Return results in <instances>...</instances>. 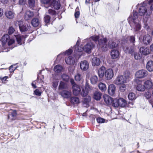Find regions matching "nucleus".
Returning a JSON list of instances; mask_svg holds the SVG:
<instances>
[{
  "instance_id": "nucleus-3",
  "label": "nucleus",
  "mask_w": 153,
  "mask_h": 153,
  "mask_svg": "<svg viewBox=\"0 0 153 153\" xmlns=\"http://www.w3.org/2000/svg\"><path fill=\"white\" fill-rule=\"evenodd\" d=\"M40 1L46 8L51 7L52 5L54 9L58 10L60 7L59 4L55 0H40Z\"/></svg>"
},
{
  "instance_id": "nucleus-25",
  "label": "nucleus",
  "mask_w": 153,
  "mask_h": 153,
  "mask_svg": "<svg viewBox=\"0 0 153 153\" xmlns=\"http://www.w3.org/2000/svg\"><path fill=\"white\" fill-rule=\"evenodd\" d=\"M5 15L9 19H12L15 16V13L11 11H7L5 12Z\"/></svg>"
},
{
  "instance_id": "nucleus-9",
  "label": "nucleus",
  "mask_w": 153,
  "mask_h": 153,
  "mask_svg": "<svg viewBox=\"0 0 153 153\" xmlns=\"http://www.w3.org/2000/svg\"><path fill=\"white\" fill-rule=\"evenodd\" d=\"M92 88L90 87L88 84L86 82L85 88L82 89V91L81 92V94L83 97H85L88 95L89 91L92 90Z\"/></svg>"
},
{
  "instance_id": "nucleus-50",
  "label": "nucleus",
  "mask_w": 153,
  "mask_h": 153,
  "mask_svg": "<svg viewBox=\"0 0 153 153\" xmlns=\"http://www.w3.org/2000/svg\"><path fill=\"white\" fill-rule=\"evenodd\" d=\"M97 121L98 123H102L105 122V120L103 118L99 117L97 119Z\"/></svg>"
},
{
  "instance_id": "nucleus-45",
  "label": "nucleus",
  "mask_w": 153,
  "mask_h": 153,
  "mask_svg": "<svg viewBox=\"0 0 153 153\" xmlns=\"http://www.w3.org/2000/svg\"><path fill=\"white\" fill-rule=\"evenodd\" d=\"M58 81L54 79L53 81L52 82V86L55 89H56L58 85Z\"/></svg>"
},
{
  "instance_id": "nucleus-39",
  "label": "nucleus",
  "mask_w": 153,
  "mask_h": 153,
  "mask_svg": "<svg viewBox=\"0 0 153 153\" xmlns=\"http://www.w3.org/2000/svg\"><path fill=\"white\" fill-rule=\"evenodd\" d=\"M98 86L100 89L102 91H104L106 90V85L103 83H100Z\"/></svg>"
},
{
  "instance_id": "nucleus-44",
  "label": "nucleus",
  "mask_w": 153,
  "mask_h": 153,
  "mask_svg": "<svg viewBox=\"0 0 153 153\" xmlns=\"http://www.w3.org/2000/svg\"><path fill=\"white\" fill-rule=\"evenodd\" d=\"M152 96V94L149 91L146 92L144 94V96L147 99H149Z\"/></svg>"
},
{
  "instance_id": "nucleus-30",
  "label": "nucleus",
  "mask_w": 153,
  "mask_h": 153,
  "mask_svg": "<svg viewBox=\"0 0 153 153\" xmlns=\"http://www.w3.org/2000/svg\"><path fill=\"white\" fill-rule=\"evenodd\" d=\"M10 38V36L8 34L4 35L1 38V41L2 42L3 44H5L8 41Z\"/></svg>"
},
{
  "instance_id": "nucleus-47",
  "label": "nucleus",
  "mask_w": 153,
  "mask_h": 153,
  "mask_svg": "<svg viewBox=\"0 0 153 153\" xmlns=\"http://www.w3.org/2000/svg\"><path fill=\"white\" fill-rule=\"evenodd\" d=\"M129 40L132 43V45L134 46V43L135 41V38L133 36H130Z\"/></svg>"
},
{
  "instance_id": "nucleus-57",
  "label": "nucleus",
  "mask_w": 153,
  "mask_h": 153,
  "mask_svg": "<svg viewBox=\"0 0 153 153\" xmlns=\"http://www.w3.org/2000/svg\"><path fill=\"white\" fill-rule=\"evenodd\" d=\"M79 12L77 11L75 13V16L76 18H78L79 17Z\"/></svg>"
},
{
  "instance_id": "nucleus-37",
  "label": "nucleus",
  "mask_w": 153,
  "mask_h": 153,
  "mask_svg": "<svg viewBox=\"0 0 153 153\" xmlns=\"http://www.w3.org/2000/svg\"><path fill=\"white\" fill-rule=\"evenodd\" d=\"M71 102L74 104H77L80 102L79 98L76 97H72L71 98Z\"/></svg>"
},
{
  "instance_id": "nucleus-62",
  "label": "nucleus",
  "mask_w": 153,
  "mask_h": 153,
  "mask_svg": "<svg viewBox=\"0 0 153 153\" xmlns=\"http://www.w3.org/2000/svg\"><path fill=\"white\" fill-rule=\"evenodd\" d=\"M70 82L71 84L73 85H74L76 84L75 83L74 80L73 79H70Z\"/></svg>"
},
{
  "instance_id": "nucleus-35",
  "label": "nucleus",
  "mask_w": 153,
  "mask_h": 153,
  "mask_svg": "<svg viewBox=\"0 0 153 153\" xmlns=\"http://www.w3.org/2000/svg\"><path fill=\"white\" fill-rule=\"evenodd\" d=\"M123 50L124 52L127 53H131L134 51L133 48H129L127 46H124L123 48Z\"/></svg>"
},
{
  "instance_id": "nucleus-22",
  "label": "nucleus",
  "mask_w": 153,
  "mask_h": 153,
  "mask_svg": "<svg viewBox=\"0 0 153 153\" xmlns=\"http://www.w3.org/2000/svg\"><path fill=\"white\" fill-rule=\"evenodd\" d=\"M116 87L113 84L110 85L108 87V91L109 94L111 95H114Z\"/></svg>"
},
{
  "instance_id": "nucleus-2",
  "label": "nucleus",
  "mask_w": 153,
  "mask_h": 153,
  "mask_svg": "<svg viewBox=\"0 0 153 153\" xmlns=\"http://www.w3.org/2000/svg\"><path fill=\"white\" fill-rule=\"evenodd\" d=\"M138 18L137 12L134 11L133 14L130 16L128 19L131 28L135 31L139 30L141 28V23Z\"/></svg>"
},
{
  "instance_id": "nucleus-32",
  "label": "nucleus",
  "mask_w": 153,
  "mask_h": 153,
  "mask_svg": "<svg viewBox=\"0 0 153 153\" xmlns=\"http://www.w3.org/2000/svg\"><path fill=\"white\" fill-rule=\"evenodd\" d=\"M16 111H13L9 114L8 116V119L10 120H14L16 119Z\"/></svg>"
},
{
  "instance_id": "nucleus-20",
  "label": "nucleus",
  "mask_w": 153,
  "mask_h": 153,
  "mask_svg": "<svg viewBox=\"0 0 153 153\" xmlns=\"http://www.w3.org/2000/svg\"><path fill=\"white\" fill-rule=\"evenodd\" d=\"M31 23L34 27H39L41 25L40 20L37 18H34L31 21Z\"/></svg>"
},
{
  "instance_id": "nucleus-56",
  "label": "nucleus",
  "mask_w": 153,
  "mask_h": 153,
  "mask_svg": "<svg viewBox=\"0 0 153 153\" xmlns=\"http://www.w3.org/2000/svg\"><path fill=\"white\" fill-rule=\"evenodd\" d=\"M26 2V0H19V4L21 5L25 4Z\"/></svg>"
},
{
  "instance_id": "nucleus-14",
  "label": "nucleus",
  "mask_w": 153,
  "mask_h": 153,
  "mask_svg": "<svg viewBox=\"0 0 153 153\" xmlns=\"http://www.w3.org/2000/svg\"><path fill=\"white\" fill-rule=\"evenodd\" d=\"M80 67L81 69L84 71L87 70L89 68L88 62L86 60H84L81 62Z\"/></svg>"
},
{
  "instance_id": "nucleus-21",
  "label": "nucleus",
  "mask_w": 153,
  "mask_h": 153,
  "mask_svg": "<svg viewBox=\"0 0 153 153\" xmlns=\"http://www.w3.org/2000/svg\"><path fill=\"white\" fill-rule=\"evenodd\" d=\"M110 55L112 59H116L119 57L120 55V53L117 50H113L111 51Z\"/></svg>"
},
{
  "instance_id": "nucleus-4",
  "label": "nucleus",
  "mask_w": 153,
  "mask_h": 153,
  "mask_svg": "<svg viewBox=\"0 0 153 153\" xmlns=\"http://www.w3.org/2000/svg\"><path fill=\"white\" fill-rule=\"evenodd\" d=\"M129 73L128 72H127L123 75L118 76L114 81V82L115 84L118 85L126 83L127 79L129 77Z\"/></svg>"
},
{
  "instance_id": "nucleus-34",
  "label": "nucleus",
  "mask_w": 153,
  "mask_h": 153,
  "mask_svg": "<svg viewBox=\"0 0 153 153\" xmlns=\"http://www.w3.org/2000/svg\"><path fill=\"white\" fill-rule=\"evenodd\" d=\"M83 79V76L82 73H77L75 76V79L77 81H80Z\"/></svg>"
},
{
  "instance_id": "nucleus-52",
  "label": "nucleus",
  "mask_w": 153,
  "mask_h": 153,
  "mask_svg": "<svg viewBox=\"0 0 153 153\" xmlns=\"http://www.w3.org/2000/svg\"><path fill=\"white\" fill-rule=\"evenodd\" d=\"M62 79L65 81H67L69 79V76L66 74H64L62 76Z\"/></svg>"
},
{
  "instance_id": "nucleus-42",
  "label": "nucleus",
  "mask_w": 153,
  "mask_h": 153,
  "mask_svg": "<svg viewBox=\"0 0 153 153\" xmlns=\"http://www.w3.org/2000/svg\"><path fill=\"white\" fill-rule=\"evenodd\" d=\"M28 2L30 7L32 8L34 6L35 0H28Z\"/></svg>"
},
{
  "instance_id": "nucleus-19",
  "label": "nucleus",
  "mask_w": 153,
  "mask_h": 153,
  "mask_svg": "<svg viewBox=\"0 0 153 153\" xmlns=\"http://www.w3.org/2000/svg\"><path fill=\"white\" fill-rule=\"evenodd\" d=\"M15 36L16 39L17 43L19 45H21L24 43L25 38L23 36H21L19 34L14 35Z\"/></svg>"
},
{
  "instance_id": "nucleus-1",
  "label": "nucleus",
  "mask_w": 153,
  "mask_h": 153,
  "mask_svg": "<svg viewBox=\"0 0 153 153\" xmlns=\"http://www.w3.org/2000/svg\"><path fill=\"white\" fill-rule=\"evenodd\" d=\"M98 39V44L97 45V47L102 51H106L108 49V47L106 44L107 41L106 38L103 37L100 38L98 36H94L91 37L89 39L90 42L87 43L83 47L81 46V45L78 46L79 41L78 40L74 47L75 50L74 51V52L76 53L77 52H81L84 51L88 53H90L91 50L95 46V45L91 42V40H92L96 42Z\"/></svg>"
},
{
  "instance_id": "nucleus-27",
  "label": "nucleus",
  "mask_w": 153,
  "mask_h": 153,
  "mask_svg": "<svg viewBox=\"0 0 153 153\" xmlns=\"http://www.w3.org/2000/svg\"><path fill=\"white\" fill-rule=\"evenodd\" d=\"M146 68L147 70L150 72L153 71V62L152 61H149L147 62Z\"/></svg>"
},
{
  "instance_id": "nucleus-15",
  "label": "nucleus",
  "mask_w": 153,
  "mask_h": 153,
  "mask_svg": "<svg viewBox=\"0 0 153 153\" xmlns=\"http://www.w3.org/2000/svg\"><path fill=\"white\" fill-rule=\"evenodd\" d=\"M81 87L76 85H74L72 86L73 93L75 95H78L81 90Z\"/></svg>"
},
{
  "instance_id": "nucleus-26",
  "label": "nucleus",
  "mask_w": 153,
  "mask_h": 153,
  "mask_svg": "<svg viewBox=\"0 0 153 153\" xmlns=\"http://www.w3.org/2000/svg\"><path fill=\"white\" fill-rule=\"evenodd\" d=\"M100 63L99 59L97 57H94L92 60V64L93 66H99Z\"/></svg>"
},
{
  "instance_id": "nucleus-54",
  "label": "nucleus",
  "mask_w": 153,
  "mask_h": 153,
  "mask_svg": "<svg viewBox=\"0 0 153 153\" xmlns=\"http://www.w3.org/2000/svg\"><path fill=\"white\" fill-rule=\"evenodd\" d=\"M134 58L136 59L139 60L141 59V57L139 53H136L134 55Z\"/></svg>"
},
{
  "instance_id": "nucleus-29",
  "label": "nucleus",
  "mask_w": 153,
  "mask_h": 153,
  "mask_svg": "<svg viewBox=\"0 0 153 153\" xmlns=\"http://www.w3.org/2000/svg\"><path fill=\"white\" fill-rule=\"evenodd\" d=\"M144 85L145 88L149 89L152 88V83L151 80H147L144 83Z\"/></svg>"
},
{
  "instance_id": "nucleus-64",
  "label": "nucleus",
  "mask_w": 153,
  "mask_h": 153,
  "mask_svg": "<svg viewBox=\"0 0 153 153\" xmlns=\"http://www.w3.org/2000/svg\"><path fill=\"white\" fill-rule=\"evenodd\" d=\"M91 0H85V3L86 4H89Z\"/></svg>"
},
{
  "instance_id": "nucleus-13",
  "label": "nucleus",
  "mask_w": 153,
  "mask_h": 153,
  "mask_svg": "<svg viewBox=\"0 0 153 153\" xmlns=\"http://www.w3.org/2000/svg\"><path fill=\"white\" fill-rule=\"evenodd\" d=\"M105 75L107 79H111L114 75L113 70L111 69H107L105 72Z\"/></svg>"
},
{
  "instance_id": "nucleus-7",
  "label": "nucleus",
  "mask_w": 153,
  "mask_h": 153,
  "mask_svg": "<svg viewBox=\"0 0 153 153\" xmlns=\"http://www.w3.org/2000/svg\"><path fill=\"white\" fill-rule=\"evenodd\" d=\"M148 74L147 71L145 70L142 69L137 71L135 74V77L137 79H142L146 76Z\"/></svg>"
},
{
  "instance_id": "nucleus-58",
  "label": "nucleus",
  "mask_w": 153,
  "mask_h": 153,
  "mask_svg": "<svg viewBox=\"0 0 153 153\" xmlns=\"http://www.w3.org/2000/svg\"><path fill=\"white\" fill-rule=\"evenodd\" d=\"M8 76H5L4 77H3L2 78H1V81H2V82H5L6 80L8 78Z\"/></svg>"
},
{
  "instance_id": "nucleus-43",
  "label": "nucleus",
  "mask_w": 153,
  "mask_h": 153,
  "mask_svg": "<svg viewBox=\"0 0 153 153\" xmlns=\"http://www.w3.org/2000/svg\"><path fill=\"white\" fill-rule=\"evenodd\" d=\"M53 6H52V7ZM51 8H52V7H49L48 8H49V9L48 10V13L51 14L52 15H55L56 14V11L53 9H51Z\"/></svg>"
},
{
  "instance_id": "nucleus-55",
  "label": "nucleus",
  "mask_w": 153,
  "mask_h": 153,
  "mask_svg": "<svg viewBox=\"0 0 153 153\" xmlns=\"http://www.w3.org/2000/svg\"><path fill=\"white\" fill-rule=\"evenodd\" d=\"M34 93L35 94L38 96H40L41 94V92L39 91L38 89H36L34 91Z\"/></svg>"
},
{
  "instance_id": "nucleus-24",
  "label": "nucleus",
  "mask_w": 153,
  "mask_h": 153,
  "mask_svg": "<svg viewBox=\"0 0 153 153\" xmlns=\"http://www.w3.org/2000/svg\"><path fill=\"white\" fill-rule=\"evenodd\" d=\"M34 16L33 12L30 10L26 11L25 14V18L27 20H29Z\"/></svg>"
},
{
  "instance_id": "nucleus-48",
  "label": "nucleus",
  "mask_w": 153,
  "mask_h": 153,
  "mask_svg": "<svg viewBox=\"0 0 153 153\" xmlns=\"http://www.w3.org/2000/svg\"><path fill=\"white\" fill-rule=\"evenodd\" d=\"M50 19V17L48 15H46L44 17V20L46 23H48L49 22Z\"/></svg>"
},
{
  "instance_id": "nucleus-38",
  "label": "nucleus",
  "mask_w": 153,
  "mask_h": 153,
  "mask_svg": "<svg viewBox=\"0 0 153 153\" xmlns=\"http://www.w3.org/2000/svg\"><path fill=\"white\" fill-rule=\"evenodd\" d=\"M128 97L130 100H135L136 98V95L133 93H130L128 95Z\"/></svg>"
},
{
  "instance_id": "nucleus-41",
  "label": "nucleus",
  "mask_w": 153,
  "mask_h": 153,
  "mask_svg": "<svg viewBox=\"0 0 153 153\" xmlns=\"http://www.w3.org/2000/svg\"><path fill=\"white\" fill-rule=\"evenodd\" d=\"M120 85L119 87L120 91L122 92H124L126 88V83L120 84Z\"/></svg>"
},
{
  "instance_id": "nucleus-51",
  "label": "nucleus",
  "mask_w": 153,
  "mask_h": 153,
  "mask_svg": "<svg viewBox=\"0 0 153 153\" xmlns=\"http://www.w3.org/2000/svg\"><path fill=\"white\" fill-rule=\"evenodd\" d=\"M72 52V50L71 49H69L63 53L65 55H70Z\"/></svg>"
},
{
  "instance_id": "nucleus-46",
  "label": "nucleus",
  "mask_w": 153,
  "mask_h": 153,
  "mask_svg": "<svg viewBox=\"0 0 153 153\" xmlns=\"http://www.w3.org/2000/svg\"><path fill=\"white\" fill-rule=\"evenodd\" d=\"M15 40L13 39H10V38L8 40L7 42V44L8 46H10L13 44L15 42Z\"/></svg>"
},
{
  "instance_id": "nucleus-11",
  "label": "nucleus",
  "mask_w": 153,
  "mask_h": 153,
  "mask_svg": "<svg viewBox=\"0 0 153 153\" xmlns=\"http://www.w3.org/2000/svg\"><path fill=\"white\" fill-rule=\"evenodd\" d=\"M103 98L105 104L108 105H111L113 106L114 100L109 96L105 94L103 96Z\"/></svg>"
},
{
  "instance_id": "nucleus-60",
  "label": "nucleus",
  "mask_w": 153,
  "mask_h": 153,
  "mask_svg": "<svg viewBox=\"0 0 153 153\" xmlns=\"http://www.w3.org/2000/svg\"><path fill=\"white\" fill-rule=\"evenodd\" d=\"M3 14V9L0 8V17L2 16Z\"/></svg>"
},
{
  "instance_id": "nucleus-31",
  "label": "nucleus",
  "mask_w": 153,
  "mask_h": 153,
  "mask_svg": "<svg viewBox=\"0 0 153 153\" xmlns=\"http://www.w3.org/2000/svg\"><path fill=\"white\" fill-rule=\"evenodd\" d=\"M101 95L102 94L100 92L98 91H96L94 93L93 97L95 100H99L101 99Z\"/></svg>"
},
{
  "instance_id": "nucleus-6",
  "label": "nucleus",
  "mask_w": 153,
  "mask_h": 153,
  "mask_svg": "<svg viewBox=\"0 0 153 153\" xmlns=\"http://www.w3.org/2000/svg\"><path fill=\"white\" fill-rule=\"evenodd\" d=\"M127 105V101L123 98H120L119 99L116 98L114 100L113 106L114 107H124Z\"/></svg>"
},
{
  "instance_id": "nucleus-17",
  "label": "nucleus",
  "mask_w": 153,
  "mask_h": 153,
  "mask_svg": "<svg viewBox=\"0 0 153 153\" xmlns=\"http://www.w3.org/2000/svg\"><path fill=\"white\" fill-rule=\"evenodd\" d=\"M140 53L144 55H147L150 53L151 51L149 48L146 47H142L140 49Z\"/></svg>"
},
{
  "instance_id": "nucleus-28",
  "label": "nucleus",
  "mask_w": 153,
  "mask_h": 153,
  "mask_svg": "<svg viewBox=\"0 0 153 153\" xmlns=\"http://www.w3.org/2000/svg\"><path fill=\"white\" fill-rule=\"evenodd\" d=\"M105 68L103 66L101 67L98 70V75L100 78H102L104 76Z\"/></svg>"
},
{
  "instance_id": "nucleus-40",
  "label": "nucleus",
  "mask_w": 153,
  "mask_h": 153,
  "mask_svg": "<svg viewBox=\"0 0 153 153\" xmlns=\"http://www.w3.org/2000/svg\"><path fill=\"white\" fill-rule=\"evenodd\" d=\"M67 88V85L64 83V82H60L59 86V89H66Z\"/></svg>"
},
{
  "instance_id": "nucleus-16",
  "label": "nucleus",
  "mask_w": 153,
  "mask_h": 153,
  "mask_svg": "<svg viewBox=\"0 0 153 153\" xmlns=\"http://www.w3.org/2000/svg\"><path fill=\"white\" fill-rule=\"evenodd\" d=\"M152 40L151 37L149 35L147 34L143 36V42L145 45L149 44Z\"/></svg>"
},
{
  "instance_id": "nucleus-49",
  "label": "nucleus",
  "mask_w": 153,
  "mask_h": 153,
  "mask_svg": "<svg viewBox=\"0 0 153 153\" xmlns=\"http://www.w3.org/2000/svg\"><path fill=\"white\" fill-rule=\"evenodd\" d=\"M17 68L16 67V65H13L10 66L9 68V70L10 72H13L14 70Z\"/></svg>"
},
{
  "instance_id": "nucleus-33",
  "label": "nucleus",
  "mask_w": 153,
  "mask_h": 153,
  "mask_svg": "<svg viewBox=\"0 0 153 153\" xmlns=\"http://www.w3.org/2000/svg\"><path fill=\"white\" fill-rule=\"evenodd\" d=\"M90 80L91 84L94 85L95 84L98 82L97 77L96 75L93 76L91 77Z\"/></svg>"
},
{
  "instance_id": "nucleus-10",
  "label": "nucleus",
  "mask_w": 153,
  "mask_h": 153,
  "mask_svg": "<svg viewBox=\"0 0 153 153\" xmlns=\"http://www.w3.org/2000/svg\"><path fill=\"white\" fill-rule=\"evenodd\" d=\"M119 43L118 40L115 39L110 40L108 42V47L111 49L115 48L117 47Z\"/></svg>"
},
{
  "instance_id": "nucleus-61",
  "label": "nucleus",
  "mask_w": 153,
  "mask_h": 153,
  "mask_svg": "<svg viewBox=\"0 0 153 153\" xmlns=\"http://www.w3.org/2000/svg\"><path fill=\"white\" fill-rule=\"evenodd\" d=\"M150 51L153 52V43L150 46Z\"/></svg>"
},
{
  "instance_id": "nucleus-8",
  "label": "nucleus",
  "mask_w": 153,
  "mask_h": 153,
  "mask_svg": "<svg viewBox=\"0 0 153 153\" xmlns=\"http://www.w3.org/2000/svg\"><path fill=\"white\" fill-rule=\"evenodd\" d=\"M145 3L143 2V6L141 7L139 9V14L140 16H144L145 17H146L149 16L152 12H150L149 13H147V9L145 6Z\"/></svg>"
},
{
  "instance_id": "nucleus-18",
  "label": "nucleus",
  "mask_w": 153,
  "mask_h": 153,
  "mask_svg": "<svg viewBox=\"0 0 153 153\" xmlns=\"http://www.w3.org/2000/svg\"><path fill=\"white\" fill-rule=\"evenodd\" d=\"M75 60L74 56L73 57L69 56L65 59V62L66 64L69 65H73L75 62Z\"/></svg>"
},
{
  "instance_id": "nucleus-59",
  "label": "nucleus",
  "mask_w": 153,
  "mask_h": 153,
  "mask_svg": "<svg viewBox=\"0 0 153 153\" xmlns=\"http://www.w3.org/2000/svg\"><path fill=\"white\" fill-rule=\"evenodd\" d=\"M91 100V98L89 97L88 99L85 98L84 102L85 103L87 102H89Z\"/></svg>"
},
{
  "instance_id": "nucleus-23",
  "label": "nucleus",
  "mask_w": 153,
  "mask_h": 153,
  "mask_svg": "<svg viewBox=\"0 0 153 153\" xmlns=\"http://www.w3.org/2000/svg\"><path fill=\"white\" fill-rule=\"evenodd\" d=\"M61 95L64 98H68L71 97V92L70 90H63L61 92Z\"/></svg>"
},
{
  "instance_id": "nucleus-63",
  "label": "nucleus",
  "mask_w": 153,
  "mask_h": 153,
  "mask_svg": "<svg viewBox=\"0 0 153 153\" xmlns=\"http://www.w3.org/2000/svg\"><path fill=\"white\" fill-rule=\"evenodd\" d=\"M32 87L34 88H36V85H35V84L34 83V82H33L32 83Z\"/></svg>"
},
{
  "instance_id": "nucleus-36",
  "label": "nucleus",
  "mask_w": 153,
  "mask_h": 153,
  "mask_svg": "<svg viewBox=\"0 0 153 153\" xmlns=\"http://www.w3.org/2000/svg\"><path fill=\"white\" fill-rule=\"evenodd\" d=\"M63 69V68L61 66L57 65L55 66L54 68V71L56 73H59Z\"/></svg>"
},
{
  "instance_id": "nucleus-12",
  "label": "nucleus",
  "mask_w": 153,
  "mask_h": 153,
  "mask_svg": "<svg viewBox=\"0 0 153 153\" xmlns=\"http://www.w3.org/2000/svg\"><path fill=\"white\" fill-rule=\"evenodd\" d=\"M135 81L137 83V90L141 91H144L145 89V87L144 85H143L141 84L142 81L137 79H135Z\"/></svg>"
},
{
  "instance_id": "nucleus-53",
  "label": "nucleus",
  "mask_w": 153,
  "mask_h": 153,
  "mask_svg": "<svg viewBox=\"0 0 153 153\" xmlns=\"http://www.w3.org/2000/svg\"><path fill=\"white\" fill-rule=\"evenodd\" d=\"M15 31L14 29L12 27H10L8 29V33L9 34L13 33Z\"/></svg>"
},
{
  "instance_id": "nucleus-5",
  "label": "nucleus",
  "mask_w": 153,
  "mask_h": 153,
  "mask_svg": "<svg viewBox=\"0 0 153 153\" xmlns=\"http://www.w3.org/2000/svg\"><path fill=\"white\" fill-rule=\"evenodd\" d=\"M15 25L16 27H19L22 33L29 31L31 29V27L29 25L23 24V21L21 20L16 22Z\"/></svg>"
}]
</instances>
